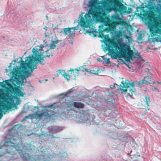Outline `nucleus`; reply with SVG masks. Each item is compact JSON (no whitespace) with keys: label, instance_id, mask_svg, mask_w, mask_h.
Returning <instances> with one entry per match:
<instances>
[{"label":"nucleus","instance_id":"obj_28","mask_svg":"<svg viewBox=\"0 0 161 161\" xmlns=\"http://www.w3.org/2000/svg\"><path fill=\"white\" fill-rule=\"evenodd\" d=\"M132 9L130 7H128L127 10H126L127 12H126L125 14H130L132 12Z\"/></svg>","mask_w":161,"mask_h":161},{"label":"nucleus","instance_id":"obj_55","mask_svg":"<svg viewBox=\"0 0 161 161\" xmlns=\"http://www.w3.org/2000/svg\"><path fill=\"white\" fill-rule=\"evenodd\" d=\"M127 67H128V68L129 69H130V67H129L128 66H127Z\"/></svg>","mask_w":161,"mask_h":161},{"label":"nucleus","instance_id":"obj_63","mask_svg":"<svg viewBox=\"0 0 161 161\" xmlns=\"http://www.w3.org/2000/svg\"><path fill=\"white\" fill-rule=\"evenodd\" d=\"M31 87H32V88H34V87H33V86H31Z\"/></svg>","mask_w":161,"mask_h":161},{"label":"nucleus","instance_id":"obj_10","mask_svg":"<svg viewBox=\"0 0 161 161\" xmlns=\"http://www.w3.org/2000/svg\"><path fill=\"white\" fill-rule=\"evenodd\" d=\"M153 2L150 1L148 3V5L151 6V9L155 12H156L159 14H161V4H157V6H155L152 4Z\"/></svg>","mask_w":161,"mask_h":161},{"label":"nucleus","instance_id":"obj_5","mask_svg":"<svg viewBox=\"0 0 161 161\" xmlns=\"http://www.w3.org/2000/svg\"><path fill=\"white\" fill-rule=\"evenodd\" d=\"M79 19H80L79 22H78V24L76 26L64 28L63 31L60 32V33L63 32L65 35L67 36L69 38H74L75 36V30H79V25L82 27L84 26L85 24L84 19L82 17V13L79 15Z\"/></svg>","mask_w":161,"mask_h":161},{"label":"nucleus","instance_id":"obj_40","mask_svg":"<svg viewBox=\"0 0 161 161\" xmlns=\"http://www.w3.org/2000/svg\"><path fill=\"white\" fill-rule=\"evenodd\" d=\"M105 90L108 93H110V92L109 91V89L108 88H105Z\"/></svg>","mask_w":161,"mask_h":161},{"label":"nucleus","instance_id":"obj_29","mask_svg":"<svg viewBox=\"0 0 161 161\" xmlns=\"http://www.w3.org/2000/svg\"><path fill=\"white\" fill-rule=\"evenodd\" d=\"M57 72H58L59 73V74H61L62 75H63V73L64 72H65L64 71H63V70L61 69H59L58 70Z\"/></svg>","mask_w":161,"mask_h":161},{"label":"nucleus","instance_id":"obj_36","mask_svg":"<svg viewBox=\"0 0 161 161\" xmlns=\"http://www.w3.org/2000/svg\"><path fill=\"white\" fill-rule=\"evenodd\" d=\"M136 55L138 58H140L142 57L139 53H138Z\"/></svg>","mask_w":161,"mask_h":161},{"label":"nucleus","instance_id":"obj_58","mask_svg":"<svg viewBox=\"0 0 161 161\" xmlns=\"http://www.w3.org/2000/svg\"><path fill=\"white\" fill-rule=\"evenodd\" d=\"M119 63H118V66H119Z\"/></svg>","mask_w":161,"mask_h":161},{"label":"nucleus","instance_id":"obj_1","mask_svg":"<svg viewBox=\"0 0 161 161\" xmlns=\"http://www.w3.org/2000/svg\"><path fill=\"white\" fill-rule=\"evenodd\" d=\"M58 38L55 36L53 37L52 43L48 44L45 41H43V45L36 46L32 49V54L26 57L25 62L22 59H20V66H17L13 64L16 61H13L10 64L8 69H6V73L9 76L11 80L15 81L17 84H23L26 80L24 81V79L31 75V73L28 71V69L31 72L33 69L36 68V64H40L44 65L46 62L44 58L53 56V54L50 49H54L56 44L58 42Z\"/></svg>","mask_w":161,"mask_h":161},{"label":"nucleus","instance_id":"obj_38","mask_svg":"<svg viewBox=\"0 0 161 161\" xmlns=\"http://www.w3.org/2000/svg\"><path fill=\"white\" fill-rule=\"evenodd\" d=\"M44 35L45 37H48L49 35L48 33H47L46 32H45Z\"/></svg>","mask_w":161,"mask_h":161},{"label":"nucleus","instance_id":"obj_56","mask_svg":"<svg viewBox=\"0 0 161 161\" xmlns=\"http://www.w3.org/2000/svg\"><path fill=\"white\" fill-rule=\"evenodd\" d=\"M48 80L47 79H45V81H47Z\"/></svg>","mask_w":161,"mask_h":161},{"label":"nucleus","instance_id":"obj_3","mask_svg":"<svg viewBox=\"0 0 161 161\" xmlns=\"http://www.w3.org/2000/svg\"><path fill=\"white\" fill-rule=\"evenodd\" d=\"M48 109L46 108L42 109L41 110V113H38V112H36L34 113L29 114L26 116L25 118L27 119H35L38 121L42 119L43 118L49 119H54L55 115L53 114H49L48 113Z\"/></svg>","mask_w":161,"mask_h":161},{"label":"nucleus","instance_id":"obj_52","mask_svg":"<svg viewBox=\"0 0 161 161\" xmlns=\"http://www.w3.org/2000/svg\"><path fill=\"white\" fill-rule=\"evenodd\" d=\"M50 135L51 136H53V135Z\"/></svg>","mask_w":161,"mask_h":161},{"label":"nucleus","instance_id":"obj_35","mask_svg":"<svg viewBox=\"0 0 161 161\" xmlns=\"http://www.w3.org/2000/svg\"><path fill=\"white\" fill-rule=\"evenodd\" d=\"M121 57H121V54L120 55V56L118 57H118L117 58H118V61H119L118 60H120L121 61H122V62H123V61L122 59L120 58Z\"/></svg>","mask_w":161,"mask_h":161},{"label":"nucleus","instance_id":"obj_44","mask_svg":"<svg viewBox=\"0 0 161 161\" xmlns=\"http://www.w3.org/2000/svg\"><path fill=\"white\" fill-rule=\"evenodd\" d=\"M115 19H117V20H119L120 19L117 16H115Z\"/></svg>","mask_w":161,"mask_h":161},{"label":"nucleus","instance_id":"obj_9","mask_svg":"<svg viewBox=\"0 0 161 161\" xmlns=\"http://www.w3.org/2000/svg\"><path fill=\"white\" fill-rule=\"evenodd\" d=\"M95 117L94 115H90L89 114H86L84 115L82 121L84 123L89 125L94 124Z\"/></svg>","mask_w":161,"mask_h":161},{"label":"nucleus","instance_id":"obj_16","mask_svg":"<svg viewBox=\"0 0 161 161\" xmlns=\"http://www.w3.org/2000/svg\"><path fill=\"white\" fill-rule=\"evenodd\" d=\"M73 104L75 107L77 108H83L84 107L83 103L80 102H74Z\"/></svg>","mask_w":161,"mask_h":161},{"label":"nucleus","instance_id":"obj_48","mask_svg":"<svg viewBox=\"0 0 161 161\" xmlns=\"http://www.w3.org/2000/svg\"><path fill=\"white\" fill-rule=\"evenodd\" d=\"M112 106H114V104H113V103H111V102H110L109 103Z\"/></svg>","mask_w":161,"mask_h":161},{"label":"nucleus","instance_id":"obj_24","mask_svg":"<svg viewBox=\"0 0 161 161\" xmlns=\"http://www.w3.org/2000/svg\"><path fill=\"white\" fill-rule=\"evenodd\" d=\"M120 86H121V88L123 89H124V88H127L129 87V82L128 83L127 82H125V84H123V85L122 86L121 85H120Z\"/></svg>","mask_w":161,"mask_h":161},{"label":"nucleus","instance_id":"obj_54","mask_svg":"<svg viewBox=\"0 0 161 161\" xmlns=\"http://www.w3.org/2000/svg\"><path fill=\"white\" fill-rule=\"evenodd\" d=\"M46 17L47 19H48V17L47 16H46Z\"/></svg>","mask_w":161,"mask_h":161},{"label":"nucleus","instance_id":"obj_60","mask_svg":"<svg viewBox=\"0 0 161 161\" xmlns=\"http://www.w3.org/2000/svg\"><path fill=\"white\" fill-rule=\"evenodd\" d=\"M110 114V113L109 112H108V114Z\"/></svg>","mask_w":161,"mask_h":161},{"label":"nucleus","instance_id":"obj_30","mask_svg":"<svg viewBox=\"0 0 161 161\" xmlns=\"http://www.w3.org/2000/svg\"><path fill=\"white\" fill-rule=\"evenodd\" d=\"M127 93V95L125 96V97H127L129 96L131 98L133 99H134V98L133 97L132 95L130 94L129 93Z\"/></svg>","mask_w":161,"mask_h":161},{"label":"nucleus","instance_id":"obj_18","mask_svg":"<svg viewBox=\"0 0 161 161\" xmlns=\"http://www.w3.org/2000/svg\"><path fill=\"white\" fill-rule=\"evenodd\" d=\"M113 85H114V86H115V85L117 86V89L118 90H119L121 91V93H122L124 94H126V92H127V90H126L125 89H122L121 88V86H120V85L119 86L115 83H114Z\"/></svg>","mask_w":161,"mask_h":161},{"label":"nucleus","instance_id":"obj_19","mask_svg":"<svg viewBox=\"0 0 161 161\" xmlns=\"http://www.w3.org/2000/svg\"><path fill=\"white\" fill-rule=\"evenodd\" d=\"M2 86H5L6 85L9 86L11 84V79L6 80L5 81L0 82Z\"/></svg>","mask_w":161,"mask_h":161},{"label":"nucleus","instance_id":"obj_62","mask_svg":"<svg viewBox=\"0 0 161 161\" xmlns=\"http://www.w3.org/2000/svg\"><path fill=\"white\" fill-rule=\"evenodd\" d=\"M153 83V84L154 83H155V82L154 81Z\"/></svg>","mask_w":161,"mask_h":161},{"label":"nucleus","instance_id":"obj_39","mask_svg":"<svg viewBox=\"0 0 161 161\" xmlns=\"http://www.w3.org/2000/svg\"><path fill=\"white\" fill-rule=\"evenodd\" d=\"M110 88L112 89H113L114 88V85H110Z\"/></svg>","mask_w":161,"mask_h":161},{"label":"nucleus","instance_id":"obj_32","mask_svg":"<svg viewBox=\"0 0 161 161\" xmlns=\"http://www.w3.org/2000/svg\"><path fill=\"white\" fill-rule=\"evenodd\" d=\"M129 86H131L132 87H134V86L135 85L134 82H129Z\"/></svg>","mask_w":161,"mask_h":161},{"label":"nucleus","instance_id":"obj_25","mask_svg":"<svg viewBox=\"0 0 161 161\" xmlns=\"http://www.w3.org/2000/svg\"><path fill=\"white\" fill-rule=\"evenodd\" d=\"M108 53H109V54L111 55V58L113 59H116L118 57V55L116 54L113 53V51H112V53L110 52Z\"/></svg>","mask_w":161,"mask_h":161},{"label":"nucleus","instance_id":"obj_21","mask_svg":"<svg viewBox=\"0 0 161 161\" xmlns=\"http://www.w3.org/2000/svg\"><path fill=\"white\" fill-rule=\"evenodd\" d=\"M4 145L5 147H7L9 145V144L11 143V141L10 139L5 137L4 139Z\"/></svg>","mask_w":161,"mask_h":161},{"label":"nucleus","instance_id":"obj_26","mask_svg":"<svg viewBox=\"0 0 161 161\" xmlns=\"http://www.w3.org/2000/svg\"><path fill=\"white\" fill-rule=\"evenodd\" d=\"M16 93L18 96L20 97H23L25 94V93L24 94L22 92L19 90L16 91Z\"/></svg>","mask_w":161,"mask_h":161},{"label":"nucleus","instance_id":"obj_17","mask_svg":"<svg viewBox=\"0 0 161 161\" xmlns=\"http://www.w3.org/2000/svg\"><path fill=\"white\" fill-rule=\"evenodd\" d=\"M35 157L36 156H35V158H27L24 155H23V156L22 157V158L24 160H26V161H38V159H36L35 158Z\"/></svg>","mask_w":161,"mask_h":161},{"label":"nucleus","instance_id":"obj_57","mask_svg":"<svg viewBox=\"0 0 161 161\" xmlns=\"http://www.w3.org/2000/svg\"><path fill=\"white\" fill-rule=\"evenodd\" d=\"M57 28V26L56 27H55L54 29H55V28Z\"/></svg>","mask_w":161,"mask_h":161},{"label":"nucleus","instance_id":"obj_2","mask_svg":"<svg viewBox=\"0 0 161 161\" xmlns=\"http://www.w3.org/2000/svg\"><path fill=\"white\" fill-rule=\"evenodd\" d=\"M87 6L90 8L84 16L86 22L89 23L94 20L102 22L104 25L108 27V30L112 33L116 32L117 24L108 18H104L106 16L105 12L114 10L121 15L125 14L127 12L126 7L116 0H105L102 2L99 0H90Z\"/></svg>","mask_w":161,"mask_h":161},{"label":"nucleus","instance_id":"obj_49","mask_svg":"<svg viewBox=\"0 0 161 161\" xmlns=\"http://www.w3.org/2000/svg\"><path fill=\"white\" fill-rule=\"evenodd\" d=\"M121 83L123 84H123H125V82H124L123 81H121Z\"/></svg>","mask_w":161,"mask_h":161},{"label":"nucleus","instance_id":"obj_37","mask_svg":"<svg viewBox=\"0 0 161 161\" xmlns=\"http://www.w3.org/2000/svg\"><path fill=\"white\" fill-rule=\"evenodd\" d=\"M154 90L156 92H158L159 91L158 89L155 87H154Z\"/></svg>","mask_w":161,"mask_h":161},{"label":"nucleus","instance_id":"obj_33","mask_svg":"<svg viewBox=\"0 0 161 161\" xmlns=\"http://www.w3.org/2000/svg\"><path fill=\"white\" fill-rule=\"evenodd\" d=\"M40 137H45V133L39 135Z\"/></svg>","mask_w":161,"mask_h":161},{"label":"nucleus","instance_id":"obj_15","mask_svg":"<svg viewBox=\"0 0 161 161\" xmlns=\"http://www.w3.org/2000/svg\"><path fill=\"white\" fill-rule=\"evenodd\" d=\"M109 136L114 139H119L120 140H122V136L120 134H119L116 132H111L109 134Z\"/></svg>","mask_w":161,"mask_h":161},{"label":"nucleus","instance_id":"obj_46","mask_svg":"<svg viewBox=\"0 0 161 161\" xmlns=\"http://www.w3.org/2000/svg\"><path fill=\"white\" fill-rule=\"evenodd\" d=\"M109 108H109V107H108V109H106L105 110H106V112H105L104 111H103V112H106V111H107L109 110Z\"/></svg>","mask_w":161,"mask_h":161},{"label":"nucleus","instance_id":"obj_6","mask_svg":"<svg viewBox=\"0 0 161 161\" xmlns=\"http://www.w3.org/2000/svg\"><path fill=\"white\" fill-rule=\"evenodd\" d=\"M120 48L119 50V53L127 62H130L131 58L133 52L128 45L123 43L119 44Z\"/></svg>","mask_w":161,"mask_h":161},{"label":"nucleus","instance_id":"obj_59","mask_svg":"<svg viewBox=\"0 0 161 161\" xmlns=\"http://www.w3.org/2000/svg\"><path fill=\"white\" fill-rule=\"evenodd\" d=\"M39 82H41V80H39Z\"/></svg>","mask_w":161,"mask_h":161},{"label":"nucleus","instance_id":"obj_8","mask_svg":"<svg viewBox=\"0 0 161 161\" xmlns=\"http://www.w3.org/2000/svg\"><path fill=\"white\" fill-rule=\"evenodd\" d=\"M151 77L150 75L145 76L142 80H139L138 81H136L135 83L138 85L140 87H142L145 85L152 83L151 81Z\"/></svg>","mask_w":161,"mask_h":161},{"label":"nucleus","instance_id":"obj_50","mask_svg":"<svg viewBox=\"0 0 161 161\" xmlns=\"http://www.w3.org/2000/svg\"><path fill=\"white\" fill-rule=\"evenodd\" d=\"M154 39H155V41H157V42L158 41V40H157V39L156 38H154Z\"/></svg>","mask_w":161,"mask_h":161},{"label":"nucleus","instance_id":"obj_61","mask_svg":"<svg viewBox=\"0 0 161 161\" xmlns=\"http://www.w3.org/2000/svg\"><path fill=\"white\" fill-rule=\"evenodd\" d=\"M103 29V30H102V31H103L104 29H103H103Z\"/></svg>","mask_w":161,"mask_h":161},{"label":"nucleus","instance_id":"obj_34","mask_svg":"<svg viewBox=\"0 0 161 161\" xmlns=\"http://www.w3.org/2000/svg\"><path fill=\"white\" fill-rule=\"evenodd\" d=\"M129 91L132 94L133 93H134L135 92L133 90V89L130 88L129 89Z\"/></svg>","mask_w":161,"mask_h":161},{"label":"nucleus","instance_id":"obj_20","mask_svg":"<svg viewBox=\"0 0 161 161\" xmlns=\"http://www.w3.org/2000/svg\"><path fill=\"white\" fill-rule=\"evenodd\" d=\"M86 31L89 32L90 35H91V34H92L93 36H96V33L97 32L95 29L89 28Z\"/></svg>","mask_w":161,"mask_h":161},{"label":"nucleus","instance_id":"obj_22","mask_svg":"<svg viewBox=\"0 0 161 161\" xmlns=\"http://www.w3.org/2000/svg\"><path fill=\"white\" fill-rule=\"evenodd\" d=\"M60 106V105H58L56 104L55 103H53V104H50L48 105H46V106H45V107H47L48 108L50 107L51 108H55L56 107L58 108V107Z\"/></svg>","mask_w":161,"mask_h":161},{"label":"nucleus","instance_id":"obj_4","mask_svg":"<svg viewBox=\"0 0 161 161\" xmlns=\"http://www.w3.org/2000/svg\"><path fill=\"white\" fill-rule=\"evenodd\" d=\"M148 24L149 27V32L151 37L158 35L161 33V23L157 21L154 18L149 16Z\"/></svg>","mask_w":161,"mask_h":161},{"label":"nucleus","instance_id":"obj_53","mask_svg":"<svg viewBox=\"0 0 161 161\" xmlns=\"http://www.w3.org/2000/svg\"><path fill=\"white\" fill-rule=\"evenodd\" d=\"M59 75L58 74H56V76H58Z\"/></svg>","mask_w":161,"mask_h":161},{"label":"nucleus","instance_id":"obj_23","mask_svg":"<svg viewBox=\"0 0 161 161\" xmlns=\"http://www.w3.org/2000/svg\"><path fill=\"white\" fill-rule=\"evenodd\" d=\"M144 101L146 103V105L147 106H148L150 102V97L146 96H145Z\"/></svg>","mask_w":161,"mask_h":161},{"label":"nucleus","instance_id":"obj_12","mask_svg":"<svg viewBox=\"0 0 161 161\" xmlns=\"http://www.w3.org/2000/svg\"><path fill=\"white\" fill-rule=\"evenodd\" d=\"M84 70H85L86 72H91V70L90 69H85L83 66H81L78 68V69H75L74 70L73 69H70L69 71L71 72V74L73 73V74L74 75L75 77L76 76H78V71H82L83 72L84 71Z\"/></svg>","mask_w":161,"mask_h":161},{"label":"nucleus","instance_id":"obj_11","mask_svg":"<svg viewBox=\"0 0 161 161\" xmlns=\"http://www.w3.org/2000/svg\"><path fill=\"white\" fill-rule=\"evenodd\" d=\"M64 127L56 125H53L48 127L47 129L50 132L52 133H56L62 130Z\"/></svg>","mask_w":161,"mask_h":161},{"label":"nucleus","instance_id":"obj_41","mask_svg":"<svg viewBox=\"0 0 161 161\" xmlns=\"http://www.w3.org/2000/svg\"><path fill=\"white\" fill-rule=\"evenodd\" d=\"M64 155H62L63 156H66L67 155V154L66 153L64 152Z\"/></svg>","mask_w":161,"mask_h":161},{"label":"nucleus","instance_id":"obj_27","mask_svg":"<svg viewBox=\"0 0 161 161\" xmlns=\"http://www.w3.org/2000/svg\"><path fill=\"white\" fill-rule=\"evenodd\" d=\"M64 78H66L67 80H69L70 77V75H69V74L66 73L65 72H64V73H63V75Z\"/></svg>","mask_w":161,"mask_h":161},{"label":"nucleus","instance_id":"obj_13","mask_svg":"<svg viewBox=\"0 0 161 161\" xmlns=\"http://www.w3.org/2000/svg\"><path fill=\"white\" fill-rule=\"evenodd\" d=\"M8 100L7 101V103H8V107H11V106L14 105L15 104V100H18L20 102V100L19 99H18L14 96H8Z\"/></svg>","mask_w":161,"mask_h":161},{"label":"nucleus","instance_id":"obj_7","mask_svg":"<svg viewBox=\"0 0 161 161\" xmlns=\"http://www.w3.org/2000/svg\"><path fill=\"white\" fill-rule=\"evenodd\" d=\"M121 43H119L116 42L115 41H113L109 39H107L104 42V45L106 47V50H108V52L112 53L114 49L113 48H114L115 50L118 49L119 50L120 48L119 44Z\"/></svg>","mask_w":161,"mask_h":161},{"label":"nucleus","instance_id":"obj_47","mask_svg":"<svg viewBox=\"0 0 161 161\" xmlns=\"http://www.w3.org/2000/svg\"><path fill=\"white\" fill-rule=\"evenodd\" d=\"M78 20H75L74 21V23H77L78 21Z\"/></svg>","mask_w":161,"mask_h":161},{"label":"nucleus","instance_id":"obj_43","mask_svg":"<svg viewBox=\"0 0 161 161\" xmlns=\"http://www.w3.org/2000/svg\"><path fill=\"white\" fill-rule=\"evenodd\" d=\"M43 29L44 30H45L47 31V29H48V27L47 26H45V27H44L43 28Z\"/></svg>","mask_w":161,"mask_h":161},{"label":"nucleus","instance_id":"obj_31","mask_svg":"<svg viewBox=\"0 0 161 161\" xmlns=\"http://www.w3.org/2000/svg\"><path fill=\"white\" fill-rule=\"evenodd\" d=\"M104 62L106 64H108L110 63V61H109V59L108 58H106L104 60Z\"/></svg>","mask_w":161,"mask_h":161},{"label":"nucleus","instance_id":"obj_14","mask_svg":"<svg viewBox=\"0 0 161 161\" xmlns=\"http://www.w3.org/2000/svg\"><path fill=\"white\" fill-rule=\"evenodd\" d=\"M73 88H72L69 90H68L67 92H65L61 94H59L57 96V97H58L60 96H62V97H61V100H60V103H61V102L62 101V100H65V99H64V98L65 97H68L67 96V95L69 94V93L72 92L74 91Z\"/></svg>","mask_w":161,"mask_h":161},{"label":"nucleus","instance_id":"obj_64","mask_svg":"<svg viewBox=\"0 0 161 161\" xmlns=\"http://www.w3.org/2000/svg\"><path fill=\"white\" fill-rule=\"evenodd\" d=\"M63 105H61V106H63Z\"/></svg>","mask_w":161,"mask_h":161},{"label":"nucleus","instance_id":"obj_42","mask_svg":"<svg viewBox=\"0 0 161 161\" xmlns=\"http://www.w3.org/2000/svg\"><path fill=\"white\" fill-rule=\"evenodd\" d=\"M68 42H69V43L70 44H73V41L72 40H71L70 41H69V40H68Z\"/></svg>","mask_w":161,"mask_h":161},{"label":"nucleus","instance_id":"obj_51","mask_svg":"<svg viewBox=\"0 0 161 161\" xmlns=\"http://www.w3.org/2000/svg\"><path fill=\"white\" fill-rule=\"evenodd\" d=\"M99 59H100V58H97V61H99V62H100V61H99Z\"/></svg>","mask_w":161,"mask_h":161},{"label":"nucleus","instance_id":"obj_45","mask_svg":"<svg viewBox=\"0 0 161 161\" xmlns=\"http://www.w3.org/2000/svg\"><path fill=\"white\" fill-rule=\"evenodd\" d=\"M140 58L141 59V60L142 61H143V62H145V60H144V59H143L142 58V57H141Z\"/></svg>","mask_w":161,"mask_h":161}]
</instances>
